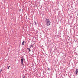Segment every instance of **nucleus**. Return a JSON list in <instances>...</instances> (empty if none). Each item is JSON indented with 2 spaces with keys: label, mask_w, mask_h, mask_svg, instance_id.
Masks as SVG:
<instances>
[{
  "label": "nucleus",
  "mask_w": 78,
  "mask_h": 78,
  "mask_svg": "<svg viewBox=\"0 0 78 78\" xmlns=\"http://www.w3.org/2000/svg\"><path fill=\"white\" fill-rule=\"evenodd\" d=\"M45 23H46V25L47 26H49L50 25V20L48 19L47 18H45Z\"/></svg>",
  "instance_id": "nucleus-1"
},
{
  "label": "nucleus",
  "mask_w": 78,
  "mask_h": 78,
  "mask_svg": "<svg viewBox=\"0 0 78 78\" xmlns=\"http://www.w3.org/2000/svg\"><path fill=\"white\" fill-rule=\"evenodd\" d=\"M23 61H24V58H23V57H21V61L22 64H23Z\"/></svg>",
  "instance_id": "nucleus-2"
},
{
  "label": "nucleus",
  "mask_w": 78,
  "mask_h": 78,
  "mask_svg": "<svg viewBox=\"0 0 78 78\" xmlns=\"http://www.w3.org/2000/svg\"><path fill=\"white\" fill-rule=\"evenodd\" d=\"M75 75H78V69H76L75 71Z\"/></svg>",
  "instance_id": "nucleus-3"
},
{
  "label": "nucleus",
  "mask_w": 78,
  "mask_h": 78,
  "mask_svg": "<svg viewBox=\"0 0 78 78\" xmlns=\"http://www.w3.org/2000/svg\"><path fill=\"white\" fill-rule=\"evenodd\" d=\"M33 47V44H31V45L29 47L30 48H31V47Z\"/></svg>",
  "instance_id": "nucleus-4"
},
{
  "label": "nucleus",
  "mask_w": 78,
  "mask_h": 78,
  "mask_svg": "<svg viewBox=\"0 0 78 78\" xmlns=\"http://www.w3.org/2000/svg\"><path fill=\"white\" fill-rule=\"evenodd\" d=\"M24 44H25V41H23L22 43V45H24Z\"/></svg>",
  "instance_id": "nucleus-5"
},
{
  "label": "nucleus",
  "mask_w": 78,
  "mask_h": 78,
  "mask_svg": "<svg viewBox=\"0 0 78 78\" xmlns=\"http://www.w3.org/2000/svg\"><path fill=\"white\" fill-rule=\"evenodd\" d=\"M34 23H35V25H37V23H36V21H34Z\"/></svg>",
  "instance_id": "nucleus-6"
},
{
  "label": "nucleus",
  "mask_w": 78,
  "mask_h": 78,
  "mask_svg": "<svg viewBox=\"0 0 78 78\" xmlns=\"http://www.w3.org/2000/svg\"><path fill=\"white\" fill-rule=\"evenodd\" d=\"M27 50H28L29 51H30V52H31V50H30V48H27Z\"/></svg>",
  "instance_id": "nucleus-7"
},
{
  "label": "nucleus",
  "mask_w": 78,
  "mask_h": 78,
  "mask_svg": "<svg viewBox=\"0 0 78 78\" xmlns=\"http://www.w3.org/2000/svg\"><path fill=\"white\" fill-rule=\"evenodd\" d=\"M2 70H3V68H2V69H1L0 72H2Z\"/></svg>",
  "instance_id": "nucleus-8"
},
{
  "label": "nucleus",
  "mask_w": 78,
  "mask_h": 78,
  "mask_svg": "<svg viewBox=\"0 0 78 78\" xmlns=\"http://www.w3.org/2000/svg\"><path fill=\"white\" fill-rule=\"evenodd\" d=\"M48 70L49 71H50V68H48Z\"/></svg>",
  "instance_id": "nucleus-9"
},
{
  "label": "nucleus",
  "mask_w": 78,
  "mask_h": 78,
  "mask_svg": "<svg viewBox=\"0 0 78 78\" xmlns=\"http://www.w3.org/2000/svg\"><path fill=\"white\" fill-rule=\"evenodd\" d=\"M10 67V66H9L8 67V69H9V67Z\"/></svg>",
  "instance_id": "nucleus-10"
},
{
  "label": "nucleus",
  "mask_w": 78,
  "mask_h": 78,
  "mask_svg": "<svg viewBox=\"0 0 78 78\" xmlns=\"http://www.w3.org/2000/svg\"><path fill=\"white\" fill-rule=\"evenodd\" d=\"M23 78H25V76H24Z\"/></svg>",
  "instance_id": "nucleus-11"
},
{
  "label": "nucleus",
  "mask_w": 78,
  "mask_h": 78,
  "mask_svg": "<svg viewBox=\"0 0 78 78\" xmlns=\"http://www.w3.org/2000/svg\"><path fill=\"white\" fill-rule=\"evenodd\" d=\"M75 65H76V64H75Z\"/></svg>",
  "instance_id": "nucleus-12"
},
{
  "label": "nucleus",
  "mask_w": 78,
  "mask_h": 78,
  "mask_svg": "<svg viewBox=\"0 0 78 78\" xmlns=\"http://www.w3.org/2000/svg\"><path fill=\"white\" fill-rule=\"evenodd\" d=\"M0 73H1V72L0 71Z\"/></svg>",
  "instance_id": "nucleus-13"
}]
</instances>
